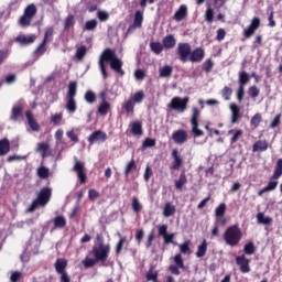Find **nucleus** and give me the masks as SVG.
<instances>
[{"label":"nucleus","instance_id":"nucleus-1","mask_svg":"<svg viewBox=\"0 0 282 282\" xmlns=\"http://www.w3.org/2000/svg\"><path fill=\"white\" fill-rule=\"evenodd\" d=\"M110 62V67L120 76H124V70H122V59L118 58L116 55V51L111 48H106L99 57V69L101 72L102 78L107 79V68L105 67V63Z\"/></svg>","mask_w":282,"mask_h":282},{"label":"nucleus","instance_id":"nucleus-2","mask_svg":"<svg viewBox=\"0 0 282 282\" xmlns=\"http://www.w3.org/2000/svg\"><path fill=\"white\" fill-rule=\"evenodd\" d=\"M77 91L78 84L76 82H70L68 85V93L65 97V109L68 113H76V109H78V104L76 102Z\"/></svg>","mask_w":282,"mask_h":282},{"label":"nucleus","instance_id":"nucleus-3","mask_svg":"<svg viewBox=\"0 0 282 282\" xmlns=\"http://www.w3.org/2000/svg\"><path fill=\"white\" fill-rule=\"evenodd\" d=\"M242 237L243 232H241V229L237 225L228 227L224 234L225 243L231 246V248L239 246Z\"/></svg>","mask_w":282,"mask_h":282},{"label":"nucleus","instance_id":"nucleus-4","mask_svg":"<svg viewBox=\"0 0 282 282\" xmlns=\"http://www.w3.org/2000/svg\"><path fill=\"white\" fill-rule=\"evenodd\" d=\"M51 197H52V189L48 187H43L40 191L37 198H35L33 203L30 205L29 213H34L37 206H46Z\"/></svg>","mask_w":282,"mask_h":282},{"label":"nucleus","instance_id":"nucleus-5","mask_svg":"<svg viewBox=\"0 0 282 282\" xmlns=\"http://www.w3.org/2000/svg\"><path fill=\"white\" fill-rule=\"evenodd\" d=\"M111 251V247L109 245L100 243L98 247H94L90 254H93L96 261H107L109 259V252Z\"/></svg>","mask_w":282,"mask_h":282},{"label":"nucleus","instance_id":"nucleus-6","mask_svg":"<svg viewBox=\"0 0 282 282\" xmlns=\"http://www.w3.org/2000/svg\"><path fill=\"white\" fill-rule=\"evenodd\" d=\"M188 97H173L167 107L173 111H177V113H184V111H186V107L188 106Z\"/></svg>","mask_w":282,"mask_h":282},{"label":"nucleus","instance_id":"nucleus-7","mask_svg":"<svg viewBox=\"0 0 282 282\" xmlns=\"http://www.w3.org/2000/svg\"><path fill=\"white\" fill-rule=\"evenodd\" d=\"M43 231H41V229H35L29 240L26 250L30 252H36L39 250V246H41V241H43Z\"/></svg>","mask_w":282,"mask_h":282},{"label":"nucleus","instance_id":"nucleus-8","mask_svg":"<svg viewBox=\"0 0 282 282\" xmlns=\"http://www.w3.org/2000/svg\"><path fill=\"white\" fill-rule=\"evenodd\" d=\"M192 111H193V115L191 118L192 133H194V138H199L204 135V131L199 130V121H198L202 112L197 108H193Z\"/></svg>","mask_w":282,"mask_h":282},{"label":"nucleus","instance_id":"nucleus-9","mask_svg":"<svg viewBox=\"0 0 282 282\" xmlns=\"http://www.w3.org/2000/svg\"><path fill=\"white\" fill-rule=\"evenodd\" d=\"M36 15V6L29 4L25 10L24 14L20 18V25H30L32 23V19Z\"/></svg>","mask_w":282,"mask_h":282},{"label":"nucleus","instance_id":"nucleus-10","mask_svg":"<svg viewBox=\"0 0 282 282\" xmlns=\"http://www.w3.org/2000/svg\"><path fill=\"white\" fill-rule=\"evenodd\" d=\"M176 52L181 63H187L191 56V44L188 43H178Z\"/></svg>","mask_w":282,"mask_h":282},{"label":"nucleus","instance_id":"nucleus-11","mask_svg":"<svg viewBox=\"0 0 282 282\" xmlns=\"http://www.w3.org/2000/svg\"><path fill=\"white\" fill-rule=\"evenodd\" d=\"M67 268V260L65 259H57L55 262V270L57 274H61V281L62 282H69V275L65 272V269Z\"/></svg>","mask_w":282,"mask_h":282},{"label":"nucleus","instance_id":"nucleus-12","mask_svg":"<svg viewBox=\"0 0 282 282\" xmlns=\"http://www.w3.org/2000/svg\"><path fill=\"white\" fill-rule=\"evenodd\" d=\"M73 171H75L82 184H85L87 182V174L85 173V163L76 161Z\"/></svg>","mask_w":282,"mask_h":282},{"label":"nucleus","instance_id":"nucleus-13","mask_svg":"<svg viewBox=\"0 0 282 282\" xmlns=\"http://www.w3.org/2000/svg\"><path fill=\"white\" fill-rule=\"evenodd\" d=\"M236 263L239 265L242 274H248V272H250V259L246 258V254L238 256L236 258Z\"/></svg>","mask_w":282,"mask_h":282},{"label":"nucleus","instance_id":"nucleus-14","mask_svg":"<svg viewBox=\"0 0 282 282\" xmlns=\"http://www.w3.org/2000/svg\"><path fill=\"white\" fill-rule=\"evenodd\" d=\"M204 56H206L204 48L197 47L194 51H191L188 61H191V63H202Z\"/></svg>","mask_w":282,"mask_h":282},{"label":"nucleus","instance_id":"nucleus-15","mask_svg":"<svg viewBox=\"0 0 282 282\" xmlns=\"http://www.w3.org/2000/svg\"><path fill=\"white\" fill-rule=\"evenodd\" d=\"M259 25H261V20L259 18H253L251 24L243 30L246 39H250V36H252V34L259 30Z\"/></svg>","mask_w":282,"mask_h":282},{"label":"nucleus","instance_id":"nucleus-16","mask_svg":"<svg viewBox=\"0 0 282 282\" xmlns=\"http://www.w3.org/2000/svg\"><path fill=\"white\" fill-rule=\"evenodd\" d=\"M186 17H188V7L186 4H181L174 13L173 19L176 21V23H180V21H184Z\"/></svg>","mask_w":282,"mask_h":282},{"label":"nucleus","instance_id":"nucleus-17","mask_svg":"<svg viewBox=\"0 0 282 282\" xmlns=\"http://www.w3.org/2000/svg\"><path fill=\"white\" fill-rule=\"evenodd\" d=\"M105 140H107V133L100 130L93 132L88 138L89 144H96V142H105Z\"/></svg>","mask_w":282,"mask_h":282},{"label":"nucleus","instance_id":"nucleus-18","mask_svg":"<svg viewBox=\"0 0 282 282\" xmlns=\"http://www.w3.org/2000/svg\"><path fill=\"white\" fill-rule=\"evenodd\" d=\"M22 117L23 106H21L20 104H15L12 108L10 120H12L13 122H19V120H21Z\"/></svg>","mask_w":282,"mask_h":282},{"label":"nucleus","instance_id":"nucleus-19","mask_svg":"<svg viewBox=\"0 0 282 282\" xmlns=\"http://www.w3.org/2000/svg\"><path fill=\"white\" fill-rule=\"evenodd\" d=\"M25 116L30 129L33 131H40L41 126H39V122L36 121V119H34V115L31 112V110H26Z\"/></svg>","mask_w":282,"mask_h":282},{"label":"nucleus","instance_id":"nucleus-20","mask_svg":"<svg viewBox=\"0 0 282 282\" xmlns=\"http://www.w3.org/2000/svg\"><path fill=\"white\" fill-rule=\"evenodd\" d=\"M172 139L176 144H184L188 140V134L184 130H177L173 133Z\"/></svg>","mask_w":282,"mask_h":282},{"label":"nucleus","instance_id":"nucleus-21","mask_svg":"<svg viewBox=\"0 0 282 282\" xmlns=\"http://www.w3.org/2000/svg\"><path fill=\"white\" fill-rule=\"evenodd\" d=\"M162 43H163V47H165V50H173V47H175V45H177V40L175 39V35L170 34L163 39Z\"/></svg>","mask_w":282,"mask_h":282},{"label":"nucleus","instance_id":"nucleus-22","mask_svg":"<svg viewBox=\"0 0 282 282\" xmlns=\"http://www.w3.org/2000/svg\"><path fill=\"white\" fill-rule=\"evenodd\" d=\"M229 109L231 111V123L235 124L240 118L241 109L236 104H230Z\"/></svg>","mask_w":282,"mask_h":282},{"label":"nucleus","instance_id":"nucleus-23","mask_svg":"<svg viewBox=\"0 0 282 282\" xmlns=\"http://www.w3.org/2000/svg\"><path fill=\"white\" fill-rule=\"evenodd\" d=\"M15 41L21 45H31V43H34V41H36V35H30V36L19 35L15 39Z\"/></svg>","mask_w":282,"mask_h":282},{"label":"nucleus","instance_id":"nucleus-24","mask_svg":"<svg viewBox=\"0 0 282 282\" xmlns=\"http://www.w3.org/2000/svg\"><path fill=\"white\" fill-rule=\"evenodd\" d=\"M117 236L120 238L118 243L116 245V254H120L122 252L124 246L129 245V241L127 240V237H122L121 234H117Z\"/></svg>","mask_w":282,"mask_h":282},{"label":"nucleus","instance_id":"nucleus-25","mask_svg":"<svg viewBox=\"0 0 282 282\" xmlns=\"http://www.w3.org/2000/svg\"><path fill=\"white\" fill-rule=\"evenodd\" d=\"M10 153V141L8 139L0 140V155H8Z\"/></svg>","mask_w":282,"mask_h":282},{"label":"nucleus","instance_id":"nucleus-26","mask_svg":"<svg viewBox=\"0 0 282 282\" xmlns=\"http://www.w3.org/2000/svg\"><path fill=\"white\" fill-rule=\"evenodd\" d=\"M173 74V66L165 65L161 68H159V75L161 78H170Z\"/></svg>","mask_w":282,"mask_h":282},{"label":"nucleus","instance_id":"nucleus-27","mask_svg":"<svg viewBox=\"0 0 282 282\" xmlns=\"http://www.w3.org/2000/svg\"><path fill=\"white\" fill-rule=\"evenodd\" d=\"M122 109H124L127 113H130V116H133L135 104L131 98H129L126 102L122 104Z\"/></svg>","mask_w":282,"mask_h":282},{"label":"nucleus","instance_id":"nucleus-28","mask_svg":"<svg viewBox=\"0 0 282 282\" xmlns=\"http://www.w3.org/2000/svg\"><path fill=\"white\" fill-rule=\"evenodd\" d=\"M172 156L174 158L172 169L174 171H177V169H180V166H182V156H180V153L177 152V150L172 151Z\"/></svg>","mask_w":282,"mask_h":282},{"label":"nucleus","instance_id":"nucleus-29","mask_svg":"<svg viewBox=\"0 0 282 282\" xmlns=\"http://www.w3.org/2000/svg\"><path fill=\"white\" fill-rule=\"evenodd\" d=\"M150 50L151 52H153V54H156V55L162 54V52H164V44L160 42H151Z\"/></svg>","mask_w":282,"mask_h":282},{"label":"nucleus","instance_id":"nucleus-30","mask_svg":"<svg viewBox=\"0 0 282 282\" xmlns=\"http://www.w3.org/2000/svg\"><path fill=\"white\" fill-rule=\"evenodd\" d=\"M54 228L63 229L67 226V219L64 216H57L53 219Z\"/></svg>","mask_w":282,"mask_h":282},{"label":"nucleus","instance_id":"nucleus-31","mask_svg":"<svg viewBox=\"0 0 282 282\" xmlns=\"http://www.w3.org/2000/svg\"><path fill=\"white\" fill-rule=\"evenodd\" d=\"M253 153H257V151H268V142L263 140H259L253 144L252 148Z\"/></svg>","mask_w":282,"mask_h":282},{"label":"nucleus","instance_id":"nucleus-32","mask_svg":"<svg viewBox=\"0 0 282 282\" xmlns=\"http://www.w3.org/2000/svg\"><path fill=\"white\" fill-rule=\"evenodd\" d=\"M132 135H142V122L134 121L131 123Z\"/></svg>","mask_w":282,"mask_h":282},{"label":"nucleus","instance_id":"nucleus-33","mask_svg":"<svg viewBox=\"0 0 282 282\" xmlns=\"http://www.w3.org/2000/svg\"><path fill=\"white\" fill-rule=\"evenodd\" d=\"M175 215V205L166 203L163 209L164 217H173Z\"/></svg>","mask_w":282,"mask_h":282},{"label":"nucleus","instance_id":"nucleus-34","mask_svg":"<svg viewBox=\"0 0 282 282\" xmlns=\"http://www.w3.org/2000/svg\"><path fill=\"white\" fill-rule=\"evenodd\" d=\"M206 250H208V245L206 243V240H204L197 248V252H196L197 259H202V257H205Z\"/></svg>","mask_w":282,"mask_h":282},{"label":"nucleus","instance_id":"nucleus-35","mask_svg":"<svg viewBox=\"0 0 282 282\" xmlns=\"http://www.w3.org/2000/svg\"><path fill=\"white\" fill-rule=\"evenodd\" d=\"M130 99L132 100V102L135 105H140V102H142V100H144V91L139 90L137 93H134Z\"/></svg>","mask_w":282,"mask_h":282},{"label":"nucleus","instance_id":"nucleus-36","mask_svg":"<svg viewBox=\"0 0 282 282\" xmlns=\"http://www.w3.org/2000/svg\"><path fill=\"white\" fill-rule=\"evenodd\" d=\"M250 83V75L246 72L239 74V87H246Z\"/></svg>","mask_w":282,"mask_h":282},{"label":"nucleus","instance_id":"nucleus-37","mask_svg":"<svg viewBox=\"0 0 282 282\" xmlns=\"http://www.w3.org/2000/svg\"><path fill=\"white\" fill-rule=\"evenodd\" d=\"M142 21H144L142 12L137 11L134 14L133 28H142Z\"/></svg>","mask_w":282,"mask_h":282},{"label":"nucleus","instance_id":"nucleus-38","mask_svg":"<svg viewBox=\"0 0 282 282\" xmlns=\"http://www.w3.org/2000/svg\"><path fill=\"white\" fill-rule=\"evenodd\" d=\"M281 175H282V159H279L278 162H276L275 170H274L272 178L273 180H279V177H281Z\"/></svg>","mask_w":282,"mask_h":282},{"label":"nucleus","instance_id":"nucleus-39","mask_svg":"<svg viewBox=\"0 0 282 282\" xmlns=\"http://www.w3.org/2000/svg\"><path fill=\"white\" fill-rule=\"evenodd\" d=\"M75 24L76 19L74 18V15L70 14L64 20V30H70V28Z\"/></svg>","mask_w":282,"mask_h":282},{"label":"nucleus","instance_id":"nucleus-40","mask_svg":"<svg viewBox=\"0 0 282 282\" xmlns=\"http://www.w3.org/2000/svg\"><path fill=\"white\" fill-rule=\"evenodd\" d=\"M152 147H155V139L147 138L141 147V151H147V149H152Z\"/></svg>","mask_w":282,"mask_h":282},{"label":"nucleus","instance_id":"nucleus-41","mask_svg":"<svg viewBox=\"0 0 282 282\" xmlns=\"http://www.w3.org/2000/svg\"><path fill=\"white\" fill-rule=\"evenodd\" d=\"M184 184H186V174L181 173L180 178L177 181H175V188L177 191H181V188L184 187Z\"/></svg>","mask_w":282,"mask_h":282},{"label":"nucleus","instance_id":"nucleus-42","mask_svg":"<svg viewBox=\"0 0 282 282\" xmlns=\"http://www.w3.org/2000/svg\"><path fill=\"white\" fill-rule=\"evenodd\" d=\"M86 55H87V47L80 46L76 50L75 57L77 58V61H83Z\"/></svg>","mask_w":282,"mask_h":282},{"label":"nucleus","instance_id":"nucleus-43","mask_svg":"<svg viewBox=\"0 0 282 282\" xmlns=\"http://www.w3.org/2000/svg\"><path fill=\"white\" fill-rule=\"evenodd\" d=\"M191 241L189 240H186L184 243L182 245H178L180 247V252L182 254H191Z\"/></svg>","mask_w":282,"mask_h":282},{"label":"nucleus","instance_id":"nucleus-44","mask_svg":"<svg viewBox=\"0 0 282 282\" xmlns=\"http://www.w3.org/2000/svg\"><path fill=\"white\" fill-rule=\"evenodd\" d=\"M98 28V20H89L86 22L84 30H87V32H91Z\"/></svg>","mask_w":282,"mask_h":282},{"label":"nucleus","instance_id":"nucleus-45","mask_svg":"<svg viewBox=\"0 0 282 282\" xmlns=\"http://www.w3.org/2000/svg\"><path fill=\"white\" fill-rule=\"evenodd\" d=\"M37 175L41 180H47V177H50V170L45 166H41L37 169Z\"/></svg>","mask_w":282,"mask_h":282},{"label":"nucleus","instance_id":"nucleus-46","mask_svg":"<svg viewBox=\"0 0 282 282\" xmlns=\"http://www.w3.org/2000/svg\"><path fill=\"white\" fill-rule=\"evenodd\" d=\"M257 219H258V224H263L264 226H268V224H270L272 221V218L265 217V215H263V213H259L257 215Z\"/></svg>","mask_w":282,"mask_h":282},{"label":"nucleus","instance_id":"nucleus-47","mask_svg":"<svg viewBox=\"0 0 282 282\" xmlns=\"http://www.w3.org/2000/svg\"><path fill=\"white\" fill-rule=\"evenodd\" d=\"M214 65L215 63L213 62V59L210 58L206 59L203 64L204 72H206V74H210V72H213Z\"/></svg>","mask_w":282,"mask_h":282},{"label":"nucleus","instance_id":"nucleus-48","mask_svg":"<svg viewBox=\"0 0 282 282\" xmlns=\"http://www.w3.org/2000/svg\"><path fill=\"white\" fill-rule=\"evenodd\" d=\"M52 36H54V28L50 26L48 29H46V31L44 33L43 42L50 43V41H52Z\"/></svg>","mask_w":282,"mask_h":282},{"label":"nucleus","instance_id":"nucleus-49","mask_svg":"<svg viewBox=\"0 0 282 282\" xmlns=\"http://www.w3.org/2000/svg\"><path fill=\"white\" fill-rule=\"evenodd\" d=\"M85 100L88 105H94V102H96V94L91 90L86 91Z\"/></svg>","mask_w":282,"mask_h":282},{"label":"nucleus","instance_id":"nucleus-50","mask_svg":"<svg viewBox=\"0 0 282 282\" xmlns=\"http://www.w3.org/2000/svg\"><path fill=\"white\" fill-rule=\"evenodd\" d=\"M224 215H226V205H225V203H221L215 209V217H224Z\"/></svg>","mask_w":282,"mask_h":282},{"label":"nucleus","instance_id":"nucleus-51","mask_svg":"<svg viewBox=\"0 0 282 282\" xmlns=\"http://www.w3.org/2000/svg\"><path fill=\"white\" fill-rule=\"evenodd\" d=\"M48 149H50V145L47 143H39L36 151L37 153H41L43 158H45V153H47Z\"/></svg>","mask_w":282,"mask_h":282},{"label":"nucleus","instance_id":"nucleus-52","mask_svg":"<svg viewBox=\"0 0 282 282\" xmlns=\"http://www.w3.org/2000/svg\"><path fill=\"white\" fill-rule=\"evenodd\" d=\"M109 102L104 101L100 104L99 108H98V112L101 113V116H107V112L109 111Z\"/></svg>","mask_w":282,"mask_h":282},{"label":"nucleus","instance_id":"nucleus-53","mask_svg":"<svg viewBox=\"0 0 282 282\" xmlns=\"http://www.w3.org/2000/svg\"><path fill=\"white\" fill-rule=\"evenodd\" d=\"M221 96L224 100H230V96H232V89L228 86H225L221 90Z\"/></svg>","mask_w":282,"mask_h":282},{"label":"nucleus","instance_id":"nucleus-54","mask_svg":"<svg viewBox=\"0 0 282 282\" xmlns=\"http://www.w3.org/2000/svg\"><path fill=\"white\" fill-rule=\"evenodd\" d=\"M131 171H135V161L134 160H131L127 164L126 170H124L126 177H129V174L131 173Z\"/></svg>","mask_w":282,"mask_h":282},{"label":"nucleus","instance_id":"nucleus-55","mask_svg":"<svg viewBox=\"0 0 282 282\" xmlns=\"http://www.w3.org/2000/svg\"><path fill=\"white\" fill-rule=\"evenodd\" d=\"M174 263L176 267L181 268V270H184V259H182V253L174 256Z\"/></svg>","mask_w":282,"mask_h":282},{"label":"nucleus","instance_id":"nucleus-56","mask_svg":"<svg viewBox=\"0 0 282 282\" xmlns=\"http://www.w3.org/2000/svg\"><path fill=\"white\" fill-rule=\"evenodd\" d=\"M261 113H256L250 121L251 127H258L259 124H261Z\"/></svg>","mask_w":282,"mask_h":282},{"label":"nucleus","instance_id":"nucleus-57","mask_svg":"<svg viewBox=\"0 0 282 282\" xmlns=\"http://www.w3.org/2000/svg\"><path fill=\"white\" fill-rule=\"evenodd\" d=\"M96 263H98V261L91 258H86L85 260H83V265L85 268H94L96 265Z\"/></svg>","mask_w":282,"mask_h":282},{"label":"nucleus","instance_id":"nucleus-58","mask_svg":"<svg viewBox=\"0 0 282 282\" xmlns=\"http://www.w3.org/2000/svg\"><path fill=\"white\" fill-rule=\"evenodd\" d=\"M45 45H47V43L42 41V43L34 51V54H36L37 56H43V53L47 50L45 48Z\"/></svg>","mask_w":282,"mask_h":282},{"label":"nucleus","instance_id":"nucleus-59","mask_svg":"<svg viewBox=\"0 0 282 282\" xmlns=\"http://www.w3.org/2000/svg\"><path fill=\"white\" fill-rule=\"evenodd\" d=\"M243 252L249 256L254 254V243L248 242L245 245Z\"/></svg>","mask_w":282,"mask_h":282},{"label":"nucleus","instance_id":"nucleus-60","mask_svg":"<svg viewBox=\"0 0 282 282\" xmlns=\"http://www.w3.org/2000/svg\"><path fill=\"white\" fill-rule=\"evenodd\" d=\"M61 120H63V112L51 116V122L53 124H61Z\"/></svg>","mask_w":282,"mask_h":282},{"label":"nucleus","instance_id":"nucleus-61","mask_svg":"<svg viewBox=\"0 0 282 282\" xmlns=\"http://www.w3.org/2000/svg\"><path fill=\"white\" fill-rule=\"evenodd\" d=\"M167 231H169V226L167 225H159L158 226L159 237H166Z\"/></svg>","mask_w":282,"mask_h":282},{"label":"nucleus","instance_id":"nucleus-62","mask_svg":"<svg viewBox=\"0 0 282 282\" xmlns=\"http://www.w3.org/2000/svg\"><path fill=\"white\" fill-rule=\"evenodd\" d=\"M132 209L134 213H140L142 210V205H140V200L138 198H132Z\"/></svg>","mask_w":282,"mask_h":282},{"label":"nucleus","instance_id":"nucleus-63","mask_svg":"<svg viewBox=\"0 0 282 282\" xmlns=\"http://www.w3.org/2000/svg\"><path fill=\"white\" fill-rule=\"evenodd\" d=\"M214 17H215V12L213 11V9L212 8L207 9L205 13V20L207 21V23H213Z\"/></svg>","mask_w":282,"mask_h":282},{"label":"nucleus","instance_id":"nucleus-64","mask_svg":"<svg viewBox=\"0 0 282 282\" xmlns=\"http://www.w3.org/2000/svg\"><path fill=\"white\" fill-rule=\"evenodd\" d=\"M259 94H260V90H259V88H257V86L249 87V96L251 98H257L259 96Z\"/></svg>","mask_w":282,"mask_h":282}]
</instances>
